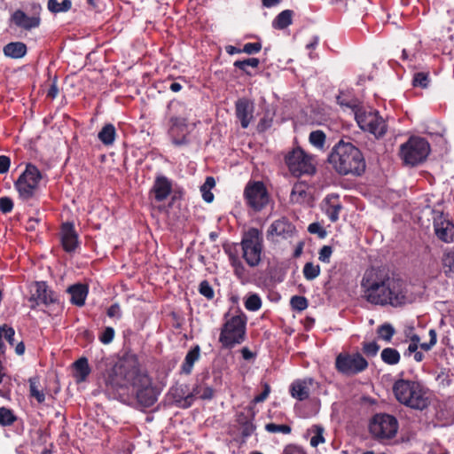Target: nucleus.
Masks as SVG:
<instances>
[{
    "mask_svg": "<svg viewBox=\"0 0 454 454\" xmlns=\"http://www.w3.org/2000/svg\"><path fill=\"white\" fill-rule=\"evenodd\" d=\"M333 254V247L331 246H324L318 253V259L322 262H330V257Z\"/></svg>",
    "mask_w": 454,
    "mask_h": 454,
    "instance_id": "nucleus-55",
    "label": "nucleus"
},
{
    "mask_svg": "<svg viewBox=\"0 0 454 454\" xmlns=\"http://www.w3.org/2000/svg\"><path fill=\"white\" fill-rule=\"evenodd\" d=\"M17 420V416L13 411L6 408L0 407V426L10 427Z\"/></svg>",
    "mask_w": 454,
    "mask_h": 454,
    "instance_id": "nucleus-37",
    "label": "nucleus"
},
{
    "mask_svg": "<svg viewBox=\"0 0 454 454\" xmlns=\"http://www.w3.org/2000/svg\"><path fill=\"white\" fill-rule=\"evenodd\" d=\"M243 196L247 207L254 212L262 211L270 202L269 192L262 181H248Z\"/></svg>",
    "mask_w": 454,
    "mask_h": 454,
    "instance_id": "nucleus-10",
    "label": "nucleus"
},
{
    "mask_svg": "<svg viewBox=\"0 0 454 454\" xmlns=\"http://www.w3.org/2000/svg\"><path fill=\"white\" fill-rule=\"evenodd\" d=\"M200 348L199 345L194 346L186 354L184 360L181 365V373L189 375L192 372L194 364L200 359Z\"/></svg>",
    "mask_w": 454,
    "mask_h": 454,
    "instance_id": "nucleus-26",
    "label": "nucleus"
},
{
    "mask_svg": "<svg viewBox=\"0 0 454 454\" xmlns=\"http://www.w3.org/2000/svg\"><path fill=\"white\" fill-rule=\"evenodd\" d=\"M444 273L450 276L454 273V253H446L442 257Z\"/></svg>",
    "mask_w": 454,
    "mask_h": 454,
    "instance_id": "nucleus-45",
    "label": "nucleus"
},
{
    "mask_svg": "<svg viewBox=\"0 0 454 454\" xmlns=\"http://www.w3.org/2000/svg\"><path fill=\"white\" fill-rule=\"evenodd\" d=\"M308 186L304 183H296L293 186L290 200L293 203L301 204L306 200Z\"/></svg>",
    "mask_w": 454,
    "mask_h": 454,
    "instance_id": "nucleus-30",
    "label": "nucleus"
},
{
    "mask_svg": "<svg viewBox=\"0 0 454 454\" xmlns=\"http://www.w3.org/2000/svg\"><path fill=\"white\" fill-rule=\"evenodd\" d=\"M380 357L382 361L389 365L397 364L400 361V354L394 348H386L381 351Z\"/></svg>",
    "mask_w": 454,
    "mask_h": 454,
    "instance_id": "nucleus-34",
    "label": "nucleus"
},
{
    "mask_svg": "<svg viewBox=\"0 0 454 454\" xmlns=\"http://www.w3.org/2000/svg\"><path fill=\"white\" fill-rule=\"evenodd\" d=\"M73 366L74 369V377L75 378L76 382L80 383L85 381L90 373V368L89 366L87 358H79L74 363Z\"/></svg>",
    "mask_w": 454,
    "mask_h": 454,
    "instance_id": "nucleus-27",
    "label": "nucleus"
},
{
    "mask_svg": "<svg viewBox=\"0 0 454 454\" xmlns=\"http://www.w3.org/2000/svg\"><path fill=\"white\" fill-rule=\"evenodd\" d=\"M294 12L292 10H285L278 13L272 22V26L276 29H285L292 24Z\"/></svg>",
    "mask_w": 454,
    "mask_h": 454,
    "instance_id": "nucleus-31",
    "label": "nucleus"
},
{
    "mask_svg": "<svg viewBox=\"0 0 454 454\" xmlns=\"http://www.w3.org/2000/svg\"><path fill=\"white\" fill-rule=\"evenodd\" d=\"M325 134L322 130H314L309 137V143L317 149L323 150L325 144Z\"/></svg>",
    "mask_w": 454,
    "mask_h": 454,
    "instance_id": "nucleus-39",
    "label": "nucleus"
},
{
    "mask_svg": "<svg viewBox=\"0 0 454 454\" xmlns=\"http://www.w3.org/2000/svg\"><path fill=\"white\" fill-rule=\"evenodd\" d=\"M61 243L66 252H74L78 247V235L73 223H64L61 226Z\"/></svg>",
    "mask_w": 454,
    "mask_h": 454,
    "instance_id": "nucleus-22",
    "label": "nucleus"
},
{
    "mask_svg": "<svg viewBox=\"0 0 454 454\" xmlns=\"http://www.w3.org/2000/svg\"><path fill=\"white\" fill-rule=\"evenodd\" d=\"M71 295V302L76 306H83L88 294V287L86 285L75 284L68 288Z\"/></svg>",
    "mask_w": 454,
    "mask_h": 454,
    "instance_id": "nucleus-25",
    "label": "nucleus"
},
{
    "mask_svg": "<svg viewBox=\"0 0 454 454\" xmlns=\"http://www.w3.org/2000/svg\"><path fill=\"white\" fill-rule=\"evenodd\" d=\"M260 64V61L256 58H249L244 60H237L234 62V67L242 70L247 74H249L247 67L256 68Z\"/></svg>",
    "mask_w": 454,
    "mask_h": 454,
    "instance_id": "nucleus-41",
    "label": "nucleus"
},
{
    "mask_svg": "<svg viewBox=\"0 0 454 454\" xmlns=\"http://www.w3.org/2000/svg\"><path fill=\"white\" fill-rule=\"evenodd\" d=\"M13 208L12 200L9 197L0 198V211L4 214L10 213Z\"/></svg>",
    "mask_w": 454,
    "mask_h": 454,
    "instance_id": "nucleus-56",
    "label": "nucleus"
},
{
    "mask_svg": "<svg viewBox=\"0 0 454 454\" xmlns=\"http://www.w3.org/2000/svg\"><path fill=\"white\" fill-rule=\"evenodd\" d=\"M355 117L360 129L371 133L376 138L382 137L387 130L386 121L378 111L358 109L356 111Z\"/></svg>",
    "mask_w": 454,
    "mask_h": 454,
    "instance_id": "nucleus-11",
    "label": "nucleus"
},
{
    "mask_svg": "<svg viewBox=\"0 0 454 454\" xmlns=\"http://www.w3.org/2000/svg\"><path fill=\"white\" fill-rule=\"evenodd\" d=\"M48 10L53 13L66 12L72 8L71 0H63L59 3L58 0H48Z\"/></svg>",
    "mask_w": 454,
    "mask_h": 454,
    "instance_id": "nucleus-35",
    "label": "nucleus"
},
{
    "mask_svg": "<svg viewBox=\"0 0 454 454\" xmlns=\"http://www.w3.org/2000/svg\"><path fill=\"white\" fill-rule=\"evenodd\" d=\"M242 257L252 268L257 267L262 262L263 238L262 233L256 228L246 231L240 242Z\"/></svg>",
    "mask_w": 454,
    "mask_h": 454,
    "instance_id": "nucleus-6",
    "label": "nucleus"
},
{
    "mask_svg": "<svg viewBox=\"0 0 454 454\" xmlns=\"http://www.w3.org/2000/svg\"><path fill=\"white\" fill-rule=\"evenodd\" d=\"M308 231L311 234H317L320 239L325 238L327 232L318 223H312L308 227Z\"/></svg>",
    "mask_w": 454,
    "mask_h": 454,
    "instance_id": "nucleus-54",
    "label": "nucleus"
},
{
    "mask_svg": "<svg viewBox=\"0 0 454 454\" xmlns=\"http://www.w3.org/2000/svg\"><path fill=\"white\" fill-rule=\"evenodd\" d=\"M377 333L382 340L389 342L394 336L395 331L390 324H384L379 326Z\"/></svg>",
    "mask_w": 454,
    "mask_h": 454,
    "instance_id": "nucleus-43",
    "label": "nucleus"
},
{
    "mask_svg": "<svg viewBox=\"0 0 454 454\" xmlns=\"http://www.w3.org/2000/svg\"><path fill=\"white\" fill-rule=\"evenodd\" d=\"M42 173L33 164H27L26 169L15 182L20 197L24 200L33 199L39 188V183L42 180Z\"/></svg>",
    "mask_w": 454,
    "mask_h": 454,
    "instance_id": "nucleus-8",
    "label": "nucleus"
},
{
    "mask_svg": "<svg viewBox=\"0 0 454 454\" xmlns=\"http://www.w3.org/2000/svg\"><path fill=\"white\" fill-rule=\"evenodd\" d=\"M106 391L114 398L121 397V391L132 387L138 403L144 407L153 406L159 395L151 377L141 370L137 355L127 351L104 375Z\"/></svg>",
    "mask_w": 454,
    "mask_h": 454,
    "instance_id": "nucleus-1",
    "label": "nucleus"
},
{
    "mask_svg": "<svg viewBox=\"0 0 454 454\" xmlns=\"http://www.w3.org/2000/svg\"><path fill=\"white\" fill-rule=\"evenodd\" d=\"M265 430L271 434H288L291 433L292 428L288 425H278L275 423H268L265 425Z\"/></svg>",
    "mask_w": 454,
    "mask_h": 454,
    "instance_id": "nucleus-44",
    "label": "nucleus"
},
{
    "mask_svg": "<svg viewBox=\"0 0 454 454\" xmlns=\"http://www.w3.org/2000/svg\"><path fill=\"white\" fill-rule=\"evenodd\" d=\"M328 162L342 176H360L365 170V160L361 151L353 144L343 140L333 147Z\"/></svg>",
    "mask_w": 454,
    "mask_h": 454,
    "instance_id": "nucleus-3",
    "label": "nucleus"
},
{
    "mask_svg": "<svg viewBox=\"0 0 454 454\" xmlns=\"http://www.w3.org/2000/svg\"><path fill=\"white\" fill-rule=\"evenodd\" d=\"M369 430L373 438L380 442H386L395 436L398 421L394 416L377 414L372 418Z\"/></svg>",
    "mask_w": 454,
    "mask_h": 454,
    "instance_id": "nucleus-9",
    "label": "nucleus"
},
{
    "mask_svg": "<svg viewBox=\"0 0 454 454\" xmlns=\"http://www.w3.org/2000/svg\"><path fill=\"white\" fill-rule=\"evenodd\" d=\"M393 392L400 403L413 410L423 411L431 403L428 389L417 380H398L394 383Z\"/></svg>",
    "mask_w": 454,
    "mask_h": 454,
    "instance_id": "nucleus-4",
    "label": "nucleus"
},
{
    "mask_svg": "<svg viewBox=\"0 0 454 454\" xmlns=\"http://www.w3.org/2000/svg\"><path fill=\"white\" fill-rule=\"evenodd\" d=\"M262 387H263L262 392L260 395L254 396L253 403H262L268 398V396L270 393V386L269 383L263 382Z\"/></svg>",
    "mask_w": 454,
    "mask_h": 454,
    "instance_id": "nucleus-58",
    "label": "nucleus"
},
{
    "mask_svg": "<svg viewBox=\"0 0 454 454\" xmlns=\"http://www.w3.org/2000/svg\"><path fill=\"white\" fill-rule=\"evenodd\" d=\"M170 127L168 135L175 145L181 146L189 144L187 119L183 117L172 116L169 119Z\"/></svg>",
    "mask_w": 454,
    "mask_h": 454,
    "instance_id": "nucleus-15",
    "label": "nucleus"
},
{
    "mask_svg": "<svg viewBox=\"0 0 454 454\" xmlns=\"http://www.w3.org/2000/svg\"><path fill=\"white\" fill-rule=\"evenodd\" d=\"M215 185V178L213 176H207L205 183L200 187L203 200L207 203L212 202L214 200V194L211 192V189L214 188Z\"/></svg>",
    "mask_w": 454,
    "mask_h": 454,
    "instance_id": "nucleus-36",
    "label": "nucleus"
},
{
    "mask_svg": "<svg viewBox=\"0 0 454 454\" xmlns=\"http://www.w3.org/2000/svg\"><path fill=\"white\" fill-rule=\"evenodd\" d=\"M362 349L366 356H375L380 349V345H378L375 341L364 342Z\"/></svg>",
    "mask_w": 454,
    "mask_h": 454,
    "instance_id": "nucleus-53",
    "label": "nucleus"
},
{
    "mask_svg": "<svg viewBox=\"0 0 454 454\" xmlns=\"http://www.w3.org/2000/svg\"><path fill=\"white\" fill-rule=\"evenodd\" d=\"M192 391L193 395L202 400H211L215 395V390L205 382L196 384Z\"/></svg>",
    "mask_w": 454,
    "mask_h": 454,
    "instance_id": "nucleus-32",
    "label": "nucleus"
},
{
    "mask_svg": "<svg viewBox=\"0 0 454 454\" xmlns=\"http://www.w3.org/2000/svg\"><path fill=\"white\" fill-rule=\"evenodd\" d=\"M10 158L5 155L0 156V174H4L10 168Z\"/></svg>",
    "mask_w": 454,
    "mask_h": 454,
    "instance_id": "nucleus-61",
    "label": "nucleus"
},
{
    "mask_svg": "<svg viewBox=\"0 0 454 454\" xmlns=\"http://www.w3.org/2000/svg\"><path fill=\"white\" fill-rule=\"evenodd\" d=\"M39 380L38 378L29 379V392L30 395L36 399L39 403H42L45 400V395L43 391L38 388Z\"/></svg>",
    "mask_w": 454,
    "mask_h": 454,
    "instance_id": "nucleus-38",
    "label": "nucleus"
},
{
    "mask_svg": "<svg viewBox=\"0 0 454 454\" xmlns=\"http://www.w3.org/2000/svg\"><path fill=\"white\" fill-rule=\"evenodd\" d=\"M195 397H197L195 395H193V391L190 394H188L183 400V403L181 404V407L183 408H189L192 406V404L194 402Z\"/></svg>",
    "mask_w": 454,
    "mask_h": 454,
    "instance_id": "nucleus-62",
    "label": "nucleus"
},
{
    "mask_svg": "<svg viewBox=\"0 0 454 454\" xmlns=\"http://www.w3.org/2000/svg\"><path fill=\"white\" fill-rule=\"evenodd\" d=\"M362 298L372 305L403 307L413 301L407 283L384 270L371 268L361 280Z\"/></svg>",
    "mask_w": 454,
    "mask_h": 454,
    "instance_id": "nucleus-2",
    "label": "nucleus"
},
{
    "mask_svg": "<svg viewBox=\"0 0 454 454\" xmlns=\"http://www.w3.org/2000/svg\"><path fill=\"white\" fill-rule=\"evenodd\" d=\"M412 83L416 87L427 88L429 83L428 73H416L413 76Z\"/></svg>",
    "mask_w": 454,
    "mask_h": 454,
    "instance_id": "nucleus-48",
    "label": "nucleus"
},
{
    "mask_svg": "<svg viewBox=\"0 0 454 454\" xmlns=\"http://www.w3.org/2000/svg\"><path fill=\"white\" fill-rule=\"evenodd\" d=\"M199 292L201 295L208 300H211L215 296L214 290L210 284L207 280H203L199 286Z\"/></svg>",
    "mask_w": 454,
    "mask_h": 454,
    "instance_id": "nucleus-51",
    "label": "nucleus"
},
{
    "mask_svg": "<svg viewBox=\"0 0 454 454\" xmlns=\"http://www.w3.org/2000/svg\"><path fill=\"white\" fill-rule=\"evenodd\" d=\"M311 431L314 433V435L310 439V445L313 447H317L318 444L325 442V438L323 436L324 428L320 426H313Z\"/></svg>",
    "mask_w": 454,
    "mask_h": 454,
    "instance_id": "nucleus-46",
    "label": "nucleus"
},
{
    "mask_svg": "<svg viewBox=\"0 0 454 454\" xmlns=\"http://www.w3.org/2000/svg\"><path fill=\"white\" fill-rule=\"evenodd\" d=\"M282 454H306V453L301 449H300L296 446L289 445L285 448Z\"/></svg>",
    "mask_w": 454,
    "mask_h": 454,
    "instance_id": "nucleus-63",
    "label": "nucleus"
},
{
    "mask_svg": "<svg viewBox=\"0 0 454 454\" xmlns=\"http://www.w3.org/2000/svg\"><path fill=\"white\" fill-rule=\"evenodd\" d=\"M172 192V182L165 176H156L150 195L157 202L164 201Z\"/></svg>",
    "mask_w": 454,
    "mask_h": 454,
    "instance_id": "nucleus-21",
    "label": "nucleus"
},
{
    "mask_svg": "<svg viewBox=\"0 0 454 454\" xmlns=\"http://www.w3.org/2000/svg\"><path fill=\"white\" fill-rule=\"evenodd\" d=\"M232 266L234 267L235 275L239 279L245 278V268L240 261H239L238 259H234L232 262Z\"/></svg>",
    "mask_w": 454,
    "mask_h": 454,
    "instance_id": "nucleus-59",
    "label": "nucleus"
},
{
    "mask_svg": "<svg viewBox=\"0 0 454 454\" xmlns=\"http://www.w3.org/2000/svg\"><path fill=\"white\" fill-rule=\"evenodd\" d=\"M303 276L307 280H313L320 274V266L313 262H306L303 267Z\"/></svg>",
    "mask_w": 454,
    "mask_h": 454,
    "instance_id": "nucleus-40",
    "label": "nucleus"
},
{
    "mask_svg": "<svg viewBox=\"0 0 454 454\" xmlns=\"http://www.w3.org/2000/svg\"><path fill=\"white\" fill-rule=\"evenodd\" d=\"M30 301H35V305H50L57 301V296L48 288L45 282H36L32 290Z\"/></svg>",
    "mask_w": 454,
    "mask_h": 454,
    "instance_id": "nucleus-19",
    "label": "nucleus"
},
{
    "mask_svg": "<svg viewBox=\"0 0 454 454\" xmlns=\"http://www.w3.org/2000/svg\"><path fill=\"white\" fill-rule=\"evenodd\" d=\"M312 384L311 378L296 380L290 385V395L299 401L307 400L309 397Z\"/></svg>",
    "mask_w": 454,
    "mask_h": 454,
    "instance_id": "nucleus-23",
    "label": "nucleus"
},
{
    "mask_svg": "<svg viewBox=\"0 0 454 454\" xmlns=\"http://www.w3.org/2000/svg\"><path fill=\"white\" fill-rule=\"evenodd\" d=\"M247 322V317L243 312L235 315L225 314L219 335L222 348L231 349L245 341Z\"/></svg>",
    "mask_w": 454,
    "mask_h": 454,
    "instance_id": "nucleus-5",
    "label": "nucleus"
},
{
    "mask_svg": "<svg viewBox=\"0 0 454 454\" xmlns=\"http://www.w3.org/2000/svg\"><path fill=\"white\" fill-rule=\"evenodd\" d=\"M109 317H115L120 319L121 317V309L118 303L111 305L106 312Z\"/></svg>",
    "mask_w": 454,
    "mask_h": 454,
    "instance_id": "nucleus-60",
    "label": "nucleus"
},
{
    "mask_svg": "<svg viewBox=\"0 0 454 454\" xmlns=\"http://www.w3.org/2000/svg\"><path fill=\"white\" fill-rule=\"evenodd\" d=\"M430 153L429 143L422 137H411L400 146V157L406 165L423 162Z\"/></svg>",
    "mask_w": 454,
    "mask_h": 454,
    "instance_id": "nucleus-7",
    "label": "nucleus"
},
{
    "mask_svg": "<svg viewBox=\"0 0 454 454\" xmlns=\"http://www.w3.org/2000/svg\"><path fill=\"white\" fill-rule=\"evenodd\" d=\"M336 100H337V103L341 106V107H345V108H349L351 109L355 114H356V111L360 109L358 107L359 106V102L356 98H355L354 97L347 94V93H344V92H340L337 97H336Z\"/></svg>",
    "mask_w": 454,
    "mask_h": 454,
    "instance_id": "nucleus-33",
    "label": "nucleus"
},
{
    "mask_svg": "<svg viewBox=\"0 0 454 454\" xmlns=\"http://www.w3.org/2000/svg\"><path fill=\"white\" fill-rule=\"evenodd\" d=\"M325 212L332 223H335L339 219V215L342 209V206L339 201V196L331 194L328 195L325 200Z\"/></svg>",
    "mask_w": 454,
    "mask_h": 454,
    "instance_id": "nucleus-24",
    "label": "nucleus"
},
{
    "mask_svg": "<svg viewBox=\"0 0 454 454\" xmlns=\"http://www.w3.org/2000/svg\"><path fill=\"white\" fill-rule=\"evenodd\" d=\"M286 163L290 172L295 176L311 175L315 172L312 159L301 148L294 149L286 157Z\"/></svg>",
    "mask_w": 454,
    "mask_h": 454,
    "instance_id": "nucleus-13",
    "label": "nucleus"
},
{
    "mask_svg": "<svg viewBox=\"0 0 454 454\" xmlns=\"http://www.w3.org/2000/svg\"><path fill=\"white\" fill-rule=\"evenodd\" d=\"M241 354H242V357L245 359V360H250V359H253L255 357V354L254 352H252L247 347H244L242 349H241Z\"/></svg>",
    "mask_w": 454,
    "mask_h": 454,
    "instance_id": "nucleus-64",
    "label": "nucleus"
},
{
    "mask_svg": "<svg viewBox=\"0 0 454 454\" xmlns=\"http://www.w3.org/2000/svg\"><path fill=\"white\" fill-rule=\"evenodd\" d=\"M0 333L11 346L14 345L15 331L12 326L7 325H0Z\"/></svg>",
    "mask_w": 454,
    "mask_h": 454,
    "instance_id": "nucleus-50",
    "label": "nucleus"
},
{
    "mask_svg": "<svg viewBox=\"0 0 454 454\" xmlns=\"http://www.w3.org/2000/svg\"><path fill=\"white\" fill-rule=\"evenodd\" d=\"M290 304L292 309L297 311H302L308 308V301L304 296H293L291 298Z\"/></svg>",
    "mask_w": 454,
    "mask_h": 454,
    "instance_id": "nucleus-47",
    "label": "nucleus"
},
{
    "mask_svg": "<svg viewBox=\"0 0 454 454\" xmlns=\"http://www.w3.org/2000/svg\"><path fill=\"white\" fill-rule=\"evenodd\" d=\"M34 14L32 16L27 15L21 10H16L11 16V21L18 27L24 30H31L38 27L41 23L40 12L42 7L38 4H32Z\"/></svg>",
    "mask_w": 454,
    "mask_h": 454,
    "instance_id": "nucleus-14",
    "label": "nucleus"
},
{
    "mask_svg": "<svg viewBox=\"0 0 454 454\" xmlns=\"http://www.w3.org/2000/svg\"><path fill=\"white\" fill-rule=\"evenodd\" d=\"M4 53L12 59H20L27 53V45L22 42H12L4 47Z\"/></svg>",
    "mask_w": 454,
    "mask_h": 454,
    "instance_id": "nucleus-28",
    "label": "nucleus"
},
{
    "mask_svg": "<svg viewBox=\"0 0 454 454\" xmlns=\"http://www.w3.org/2000/svg\"><path fill=\"white\" fill-rule=\"evenodd\" d=\"M235 417V421L239 426L242 436L245 438L250 436L255 430V426L253 422L254 419L253 407H245L240 411H238Z\"/></svg>",
    "mask_w": 454,
    "mask_h": 454,
    "instance_id": "nucleus-17",
    "label": "nucleus"
},
{
    "mask_svg": "<svg viewBox=\"0 0 454 454\" xmlns=\"http://www.w3.org/2000/svg\"><path fill=\"white\" fill-rule=\"evenodd\" d=\"M262 50V43L259 42L256 43H247L244 45L243 49H241L242 52L247 54H255Z\"/></svg>",
    "mask_w": 454,
    "mask_h": 454,
    "instance_id": "nucleus-57",
    "label": "nucleus"
},
{
    "mask_svg": "<svg viewBox=\"0 0 454 454\" xmlns=\"http://www.w3.org/2000/svg\"><path fill=\"white\" fill-rule=\"evenodd\" d=\"M337 371L345 375H356L368 367V362L358 352L354 354L340 353L335 360Z\"/></svg>",
    "mask_w": 454,
    "mask_h": 454,
    "instance_id": "nucleus-12",
    "label": "nucleus"
},
{
    "mask_svg": "<svg viewBox=\"0 0 454 454\" xmlns=\"http://www.w3.org/2000/svg\"><path fill=\"white\" fill-rule=\"evenodd\" d=\"M295 232V226L286 217H281L274 221L267 231L268 236L275 235L284 239L292 238Z\"/></svg>",
    "mask_w": 454,
    "mask_h": 454,
    "instance_id": "nucleus-20",
    "label": "nucleus"
},
{
    "mask_svg": "<svg viewBox=\"0 0 454 454\" xmlns=\"http://www.w3.org/2000/svg\"><path fill=\"white\" fill-rule=\"evenodd\" d=\"M114 334V329L113 327L107 326L101 333L98 339L103 344H109L113 341Z\"/></svg>",
    "mask_w": 454,
    "mask_h": 454,
    "instance_id": "nucleus-52",
    "label": "nucleus"
},
{
    "mask_svg": "<svg viewBox=\"0 0 454 454\" xmlns=\"http://www.w3.org/2000/svg\"><path fill=\"white\" fill-rule=\"evenodd\" d=\"M435 235L443 242L450 243L454 239V223L442 213H436L434 217Z\"/></svg>",
    "mask_w": 454,
    "mask_h": 454,
    "instance_id": "nucleus-16",
    "label": "nucleus"
},
{
    "mask_svg": "<svg viewBox=\"0 0 454 454\" xmlns=\"http://www.w3.org/2000/svg\"><path fill=\"white\" fill-rule=\"evenodd\" d=\"M254 106L249 99L239 98L235 103V114L243 129H247L254 119Z\"/></svg>",
    "mask_w": 454,
    "mask_h": 454,
    "instance_id": "nucleus-18",
    "label": "nucleus"
},
{
    "mask_svg": "<svg viewBox=\"0 0 454 454\" xmlns=\"http://www.w3.org/2000/svg\"><path fill=\"white\" fill-rule=\"evenodd\" d=\"M419 345L415 342H410L407 349L404 352L405 356H410L414 354V360L416 362H421L424 359V354L418 350Z\"/></svg>",
    "mask_w": 454,
    "mask_h": 454,
    "instance_id": "nucleus-49",
    "label": "nucleus"
},
{
    "mask_svg": "<svg viewBox=\"0 0 454 454\" xmlns=\"http://www.w3.org/2000/svg\"><path fill=\"white\" fill-rule=\"evenodd\" d=\"M98 139L106 146L112 145L116 137V129L111 123L106 124L98 134Z\"/></svg>",
    "mask_w": 454,
    "mask_h": 454,
    "instance_id": "nucleus-29",
    "label": "nucleus"
},
{
    "mask_svg": "<svg viewBox=\"0 0 454 454\" xmlns=\"http://www.w3.org/2000/svg\"><path fill=\"white\" fill-rule=\"evenodd\" d=\"M262 307V300L256 294L249 295L245 301V308L249 311H257Z\"/></svg>",
    "mask_w": 454,
    "mask_h": 454,
    "instance_id": "nucleus-42",
    "label": "nucleus"
}]
</instances>
